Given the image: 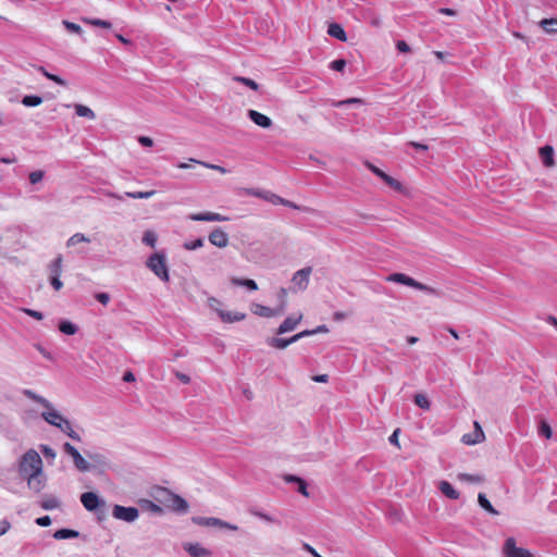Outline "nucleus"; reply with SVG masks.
<instances>
[{
  "label": "nucleus",
  "instance_id": "obj_1",
  "mask_svg": "<svg viewBox=\"0 0 557 557\" xmlns=\"http://www.w3.org/2000/svg\"><path fill=\"white\" fill-rule=\"evenodd\" d=\"M18 476L26 481L27 487L34 493H40L47 485V475L40 455L33 448L26 450L17 460Z\"/></svg>",
  "mask_w": 557,
  "mask_h": 557
},
{
  "label": "nucleus",
  "instance_id": "obj_2",
  "mask_svg": "<svg viewBox=\"0 0 557 557\" xmlns=\"http://www.w3.org/2000/svg\"><path fill=\"white\" fill-rule=\"evenodd\" d=\"M386 281L392 282V283L403 284V285L416 288L418 290L425 292L431 295H436V296L440 295V292L436 288L428 286L421 282H418L414 278H412L404 273H392L386 277Z\"/></svg>",
  "mask_w": 557,
  "mask_h": 557
},
{
  "label": "nucleus",
  "instance_id": "obj_3",
  "mask_svg": "<svg viewBox=\"0 0 557 557\" xmlns=\"http://www.w3.org/2000/svg\"><path fill=\"white\" fill-rule=\"evenodd\" d=\"M158 500L161 502L166 508L180 513L186 512L188 509V504L184 498L171 493L166 488H162L159 492Z\"/></svg>",
  "mask_w": 557,
  "mask_h": 557
},
{
  "label": "nucleus",
  "instance_id": "obj_4",
  "mask_svg": "<svg viewBox=\"0 0 557 557\" xmlns=\"http://www.w3.org/2000/svg\"><path fill=\"white\" fill-rule=\"evenodd\" d=\"M146 264L160 280L163 282L169 281L166 257L163 252H156L151 255Z\"/></svg>",
  "mask_w": 557,
  "mask_h": 557
},
{
  "label": "nucleus",
  "instance_id": "obj_5",
  "mask_svg": "<svg viewBox=\"0 0 557 557\" xmlns=\"http://www.w3.org/2000/svg\"><path fill=\"white\" fill-rule=\"evenodd\" d=\"M367 168L374 175H376L379 178H381L392 189H394L395 191L400 193V194H406V188L399 181L392 177L391 175H388L387 173H385L384 171H382L381 169H379L376 165H374L372 163L368 162Z\"/></svg>",
  "mask_w": 557,
  "mask_h": 557
},
{
  "label": "nucleus",
  "instance_id": "obj_6",
  "mask_svg": "<svg viewBox=\"0 0 557 557\" xmlns=\"http://www.w3.org/2000/svg\"><path fill=\"white\" fill-rule=\"evenodd\" d=\"M311 273V267H306L295 272L292 277V290L297 293L307 289Z\"/></svg>",
  "mask_w": 557,
  "mask_h": 557
},
{
  "label": "nucleus",
  "instance_id": "obj_7",
  "mask_svg": "<svg viewBox=\"0 0 557 557\" xmlns=\"http://www.w3.org/2000/svg\"><path fill=\"white\" fill-rule=\"evenodd\" d=\"M63 450L70 457H72L75 468L81 472H86L91 470L92 466L85 460V458L79 454V451L70 443L63 444Z\"/></svg>",
  "mask_w": 557,
  "mask_h": 557
},
{
  "label": "nucleus",
  "instance_id": "obj_8",
  "mask_svg": "<svg viewBox=\"0 0 557 557\" xmlns=\"http://www.w3.org/2000/svg\"><path fill=\"white\" fill-rule=\"evenodd\" d=\"M112 516L117 520L134 522L138 518L139 511L136 507L115 505L112 509Z\"/></svg>",
  "mask_w": 557,
  "mask_h": 557
},
{
  "label": "nucleus",
  "instance_id": "obj_9",
  "mask_svg": "<svg viewBox=\"0 0 557 557\" xmlns=\"http://www.w3.org/2000/svg\"><path fill=\"white\" fill-rule=\"evenodd\" d=\"M505 557H533V555L525 548L517 547L513 537L506 540L503 548Z\"/></svg>",
  "mask_w": 557,
  "mask_h": 557
},
{
  "label": "nucleus",
  "instance_id": "obj_10",
  "mask_svg": "<svg viewBox=\"0 0 557 557\" xmlns=\"http://www.w3.org/2000/svg\"><path fill=\"white\" fill-rule=\"evenodd\" d=\"M251 312L262 318H273L283 314L282 308H270L260 304L251 305Z\"/></svg>",
  "mask_w": 557,
  "mask_h": 557
},
{
  "label": "nucleus",
  "instance_id": "obj_11",
  "mask_svg": "<svg viewBox=\"0 0 557 557\" xmlns=\"http://www.w3.org/2000/svg\"><path fill=\"white\" fill-rule=\"evenodd\" d=\"M81 502L88 511H95L103 502L94 492H86L81 495Z\"/></svg>",
  "mask_w": 557,
  "mask_h": 557
},
{
  "label": "nucleus",
  "instance_id": "obj_12",
  "mask_svg": "<svg viewBox=\"0 0 557 557\" xmlns=\"http://www.w3.org/2000/svg\"><path fill=\"white\" fill-rule=\"evenodd\" d=\"M302 320V313L287 317L277 329V334H284L294 331Z\"/></svg>",
  "mask_w": 557,
  "mask_h": 557
},
{
  "label": "nucleus",
  "instance_id": "obj_13",
  "mask_svg": "<svg viewBox=\"0 0 557 557\" xmlns=\"http://www.w3.org/2000/svg\"><path fill=\"white\" fill-rule=\"evenodd\" d=\"M42 419L49 424L57 426L63 419H65L58 410H55L50 404V408H46L41 412Z\"/></svg>",
  "mask_w": 557,
  "mask_h": 557
},
{
  "label": "nucleus",
  "instance_id": "obj_14",
  "mask_svg": "<svg viewBox=\"0 0 557 557\" xmlns=\"http://www.w3.org/2000/svg\"><path fill=\"white\" fill-rule=\"evenodd\" d=\"M249 119L258 126L262 128H270L272 126V120L263 113L256 110L248 111Z\"/></svg>",
  "mask_w": 557,
  "mask_h": 557
},
{
  "label": "nucleus",
  "instance_id": "obj_15",
  "mask_svg": "<svg viewBox=\"0 0 557 557\" xmlns=\"http://www.w3.org/2000/svg\"><path fill=\"white\" fill-rule=\"evenodd\" d=\"M474 431L475 437H472V434H465L461 438L462 443L467 445H475L482 443L485 440L484 432L479 422H474Z\"/></svg>",
  "mask_w": 557,
  "mask_h": 557
},
{
  "label": "nucleus",
  "instance_id": "obj_16",
  "mask_svg": "<svg viewBox=\"0 0 557 557\" xmlns=\"http://www.w3.org/2000/svg\"><path fill=\"white\" fill-rule=\"evenodd\" d=\"M228 243L227 234L221 228L211 230V245L223 248Z\"/></svg>",
  "mask_w": 557,
  "mask_h": 557
},
{
  "label": "nucleus",
  "instance_id": "obj_17",
  "mask_svg": "<svg viewBox=\"0 0 557 557\" xmlns=\"http://www.w3.org/2000/svg\"><path fill=\"white\" fill-rule=\"evenodd\" d=\"M539 154L542 159L543 164L546 168H552L555 165L554 149L552 146L546 145V146L540 148Z\"/></svg>",
  "mask_w": 557,
  "mask_h": 557
},
{
  "label": "nucleus",
  "instance_id": "obj_18",
  "mask_svg": "<svg viewBox=\"0 0 557 557\" xmlns=\"http://www.w3.org/2000/svg\"><path fill=\"white\" fill-rule=\"evenodd\" d=\"M183 548L191 556V557H207L208 550L200 546L198 543L186 542L183 544Z\"/></svg>",
  "mask_w": 557,
  "mask_h": 557
},
{
  "label": "nucleus",
  "instance_id": "obj_19",
  "mask_svg": "<svg viewBox=\"0 0 557 557\" xmlns=\"http://www.w3.org/2000/svg\"><path fill=\"white\" fill-rule=\"evenodd\" d=\"M55 428H58L61 432L66 434L74 441L81 442L82 438L77 432L73 430L72 423L65 418L63 419Z\"/></svg>",
  "mask_w": 557,
  "mask_h": 557
},
{
  "label": "nucleus",
  "instance_id": "obj_20",
  "mask_svg": "<svg viewBox=\"0 0 557 557\" xmlns=\"http://www.w3.org/2000/svg\"><path fill=\"white\" fill-rule=\"evenodd\" d=\"M440 491L448 498L450 499H458L459 498V493L454 488V486L447 482V481H441L440 482V486H438Z\"/></svg>",
  "mask_w": 557,
  "mask_h": 557
},
{
  "label": "nucleus",
  "instance_id": "obj_21",
  "mask_svg": "<svg viewBox=\"0 0 557 557\" xmlns=\"http://www.w3.org/2000/svg\"><path fill=\"white\" fill-rule=\"evenodd\" d=\"M40 507L45 510H52L60 507V500L53 495H46L40 500Z\"/></svg>",
  "mask_w": 557,
  "mask_h": 557
},
{
  "label": "nucleus",
  "instance_id": "obj_22",
  "mask_svg": "<svg viewBox=\"0 0 557 557\" xmlns=\"http://www.w3.org/2000/svg\"><path fill=\"white\" fill-rule=\"evenodd\" d=\"M74 110L78 116L86 117L89 120H94L96 117L95 112L90 108H88L84 104H81V103L74 104Z\"/></svg>",
  "mask_w": 557,
  "mask_h": 557
},
{
  "label": "nucleus",
  "instance_id": "obj_23",
  "mask_svg": "<svg viewBox=\"0 0 557 557\" xmlns=\"http://www.w3.org/2000/svg\"><path fill=\"white\" fill-rule=\"evenodd\" d=\"M219 315L221 317V319L224 321V322H236V321H242L245 319V314L244 313H238V312H225V311H222L220 310L219 311Z\"/></svg>",
  "mask_w": 557,
  "mask_h": 557
},
{
  "label": "nucleus",
  "instance_id": "obj_24",
  "mask_svg": "<svg viewBox=\"0 0 557 557\" xmlns=\"http://www.w3.org/2000/svg\"><path fill=\"white\" fill-rule=\"evenodd\" d=\"M211 528H218L220 530H230V531H237L238 527L236 524H232L228 522H225L218 518L211 517Z\"/></svg>",
  "mask_w": 557,
  "mask_h": 557
},
{
  "label": "nucleus",
  "instance_id": "obj_25",
  "mask_svg": "<svg viewBox=\"0 0 557 557\" xmlns=\"http://www.w3.org/2000/svg\"><path fill=\"white\" fill-rule=\"evenodd\" d=\"M539 25L545 33H557V18H544Z\"/></svg>",
  "mask_w": 557,
  "mask_h": 557
},
{
  "label": "nucleus",
  "instance_id": "obj_26",
  "mask_svg": "<svg viewBox=\"0 0 557 557\" xmlns=\"http://www.w3.org/2000/svg\"><path fill=\"white\" fill-rule=\"evenodd\" d=\"M79 535L77 531L70 529H60L54 532L53 537L55 540H66V539H75Z\"/></svg>",
  "mask_w": 557,
  "mask_h": 557
},
{
  "label": "nucleus",
  "instance_id": "obj_27",
  "mask_svg": "<svg viewBox=\"0 0 557 557\" xmlns=\"http://www.w3.org/2000/svg\"><path fill=\"white\" fill-rule=\"evenodd\" d=\"M62 256L59 255L50 264H49V271L50 276H60L62 272Z\"/></svg>",
  "mask_w": 557,
  "mask_h": 557
},
{
  "label": "nucleus",
  "instance_id": "obj_28",
  "mask_svg": "<svg viewBox=\"0 0 557 557\" xmlns=\"http://www.w3.org/2000/svg\"><path fill=\"white\" fill-rule=\"evenodd\" d=\"M479 505L492 515H498V511L492 506L491 502L486 498L485 494L480 493L478 495Z\"/></svg>",
  "mask_w": 557,
  "mask_h": 557
},
{
  "label": "nucleus",
  "instance_id": "obj_29",
  "mask_svg": "<svg viewBox=\"0 0 557 557\" xmlns=\"http://www.w3.org/2000/svg\"><path fill=\"white\" fill-rule=\"evenodd\" d=\"M232 283L237 286H244L248 288L249 290H257L258 285L253 280L250 278H232Z\"/></svg>",
  "mask_w": 557,
  "mask_h": 557
},
{
  "label": "nucleus",
  "instance_id": "obj_30",
  "mask_svg": "<svg viewBox=\"0 0 557 557\" xmlns=\"http://www.w3.org/2000/svg\"><path fill=\"white\" fill-rule=\"evenodd\" d=\"M59 330L66 335H74L78 331V327L74 323L63 320L59 324Z\"/></svg>",
  "mask_w": 557,
  "mask_h": 557
},
{
  "label": "nucleus",
  "instance_id": "obj_31",
  "mask_svg": "<svg viewBox=\"0 0 557 557\" xmlns=\"http://www.w3.org/2000/svg\"><path fill=\"white\" fill-rule=\"evenodd\" d=\"M293 343H296L295 341H292V337L290 338H278V337H273L269 341V345L271 347H274V348H277V349H284L286 348L288 345L293 344Z\"/></svg>",
  "mask_w": 557,
  "mask_h": 557
},
{
  "label": "nucleus",
  "instance_id": "obj_32",
  "mask_svg": "<svg viewBox=\"0 0 557 557\" xmlns=\"http://www.w3.org/2000/svg\"><path fill=\"white\" fill-rule=\"evenodd\" d=\"M24 395L27 396L29 399L40 404L45 408H50V401L44 398L42 396L37 395L30 389H25Z\"/></svg>",
  "mask_w": 557,
  "mask_h": 557
},
{
  "label": "nucleus",
  "instance_id": "obj_33",
  "mask_svg": "<svg viewBox=\"0 0 557 557\" xmlns=\"http://www.w3.org/2000/svg\"><path fill=\"white\" fill-rule=\"evenodd\" d=\"M156 194V190L147 191H126L124 196L133 199H149Z\"/></svg>",
  "mask_w": 557,
  "mask_h": 557
},
{
  "label": "nucleus",
  "instance_id": "obj_34",
  "mask_svg": "<svg viewBox=\"0 0 557 557\" xmlns=\"http://www.w3.org/2000/svg\"><path fill=\"white\" fill-rule=\"evenodd\" d=\"M89 242H90V239L88 237H86L84 234L76 233L67 239L66 245H67V247H71V246H75L79 243H89Z\"/></svg>",
  "mask_w": 557,
  "mask_h": 557
},
{
  "label": "nucleus",
  "instance_id": "obj_35",
  "mask_svg": "<svg viewBox=\"0 0 557 557\" xmlns=\"http://www.w3.org/2000/svg\"><path fill=\"white\" fill-rule=\"evenodd\" d=\"M458 479L463 482L482 483L484 478L479 474L459 473Z\"/></svg>",
  "mask_w": 557,
  "mask_h": 557
},
{
  "label": "nucleus",
  "instance_id": "obj_36",
  "mask_svg": "<svg viewBox=\"0 0 557 557\" xmlns=\"http://www.w3.org/2000/svg\"><path fill=\"white\" fill-rule=\"evenodd\" d=\"M158 237L153 231H146L143 236V243L149 247H154L157 244Z\"/></svg>",
  "mask_w": 557,
  "mask_h": 557
},
{
  "label": "nucleus",
  "instance_id": "obj_37",
  "mask_svg": "<svg viewBox=\"0 0 557 557\" xmlns=\"http://www.w3.org/2000/svg\"><path fill=\"white\" fill-rule=\"evenodd\" d=\"M22 103L25 106V107H37L39 104L42 103V98L39 97V96H35V95H32V96H25L23 99H22Z\"/></svg>",
  "mask_w": 557,
  "mask_h": 557
},
{
  "label": "nucleus",
  "instance_id": "obj_38",
  "mask_svg": "<svg viewBox=\"0 0 557 557\" xmlns=\"http://www.w3.org/2000/svg\"><path fill=\"white\" fill-rule=\"evenodd\" d=\"M287 294H288V292L284 287H281L277 292V299H278L280 304L276 308H282L283 313L285 312L286 306H287Z\"/></svg>",
  "mask_w": 557,
  "mask_h": 557
},
{
  "label": "nucleus",
  "instance_id": "obj_39",
  "mask_svg": "<svg viewBox=\"0 0 557 557\" xmlns=\"http://www.w3.org/2000/svg\"><path fill=\"white\" fill-rule=\"evenodd\" d=\"M234 81L242 83L243 85L249 87L252 90H258L259 85L251 78L243 77V76H236L234 77Z\"/></svg>",
  "mask_w": 557,
  "mask_h": 557
},
{
  "label": "nucleus",
  "instance_id": "obj_40",
  "mask_svg": "<svg viewBox=\"0 0 557 557\" xmlns=\"http://www.w3.org/2000/svg\"><path fill=\"white\" fill-rule=\"evenodd\" d=\"M361 103H363V100L360 98H348V99L341 100V101H332V106L337 107V108L347 106V104H361Z\"/></svg>",
  "mask_w": 557,
  "mask_h": 557
},
{
  "label": "nucleus",
  "instance_id": "obj_41",
  "mask_svg": "<svg viewBox=\"0 0 557 557\" xmlns=\"http://www.w3.org/2000/svg\"><path fill=\"white\" fill-rule=\"evenodd\" d=\"M39 71L50 81L57 83L58 85L60 86H66V82L61 78L60 76H57L54 74H51L49 72H47L44 67H39Z\"/></svg>",
  "mask_w": 557,
  "mask_h": 557
},
{
  "label": "nucleus",
  "instance_id": "obj_42",
  "mask_svg": "<svg viewBox=\"0 0 557 557\" xmlns=\"http://www.w3.org/2000/svg\"><path fill=\"white\" fill-rule=\"evenodd\" d=\"M414 403L417 406H419L420 408L425 409V410L430 409V406H431L426 396H424L422 394H417L414 396Z\"/></svg>",
  "mask_w": 557,
  "mask_h": 557
},
{
  "label": "nucleus",
  "instance_id": "obj_43",
  "mask_svg": "<svg viewBox=\"0 0 557 557\" xmlns=\"http://www.w3.org/2000/svg\"><path fill=\"white\" fill-rule=\"evenodd\" d=\"M539 433L546 438H550L553 435V431L550 425L546 421H542L539 426Z\"/></svg>",
  "mask_w": 557,
  "mask_h": 557
},
{
  "label": "nucleus",
  "instance_id": "obj_44",
  "mask_svg": "<svg viewBox=\"0 0 557 557\" xmlns=\"http://www.w3.org/2000/svg\"><path fill=\"white\" fill-rule=\"evenodd\" d=\"M203 245H205L203 238H198V239H195L191 242L184 243V248L187 250H195V249L202 247Z\"/></svg>",
  "mask_w": 557,
  "mask_h": 557
},
{
  "label": "nucleus",
  "instance_id": "obj_45",
  "mask_svg": "<svg viewBox=\"0 0 557 557\" xmlns=\"http://www.w3.org/2000/svg\"><path fill=\"white\" fill-rule=\"evenodd\" d=\"M83 22L86 23V24L101 26V27H103L106 29H109L111 27V23L110 22L103 21V20H99V18H95V20L84 18Z\"/></svg>",
  "mask_w": 557,
  "mask_h": 557
},
{
  "label": "nucleus",
  "instance_id": "obj_46",
  "mask_svg": "<svg viewBox=\"0 0 557 557\" xmlns=\"http://www.w3.org/2000/svg\"><path fill=\"white\" fill-rule=\"evenodd\" d=\"M327 35H345V32L339 24L331 23L327 28Z\"/></svg>",
  "mask_w": 557,
  "mask_h": 557
},
{
  "label": "nucleus",
  "instance_id": "obj_47",
  "mask_svg": "<svg viewBox=\"0 0 557 557\" xmlns=\"http://www.w3.org/2000/svg\"><path fill=\"white\" fill-rule=\"evenodd\" d=\"M290 481H296L298 483V492L301 493L304 496L308 497L309 493L307 491V484L304 480L295 476H290Z\"/></svg>",
  "mask_w": 557,
  "mask_h": 557
},
{
  "label": "nucleus",
  "instance_id": "obj_48",
  "mask_svg": "<svg viewBox=\"0 0 557 557\" xmlns=\"http://www.w3.org/2000/svg\"><path fill=\"white\" fill-rule=\"evenodd\" d=\"M39 448L46 458H50L52 460L55 458L57 454H55L54 449L51 448L50 446L42 444L39 446Z\"/></svg>",
  "mask_w": 557,
  "mask_h": 557
},
{
  "label": "nucleus",
  "instance_id": "obj_49",
  "mask_svg": "<svg viewBox=\"0 0 557 557\" xmlns=\"http://www.w3.org/2000/svg\"><path fill=\"white\" fill-rule=\"evenodd\" d=\"M89 458L100 465V466H103V467H108L109 466V462H108V459L101 455V454H92V455H89Z\"/></svg>",
  "mask_w": 557,
  "mask_h": 557
},
{
  "label": "nucleus",
  "instance_id": "obj_50",
  "mask_svg": "<svg viewBox=\"0 0 557 557\" xmlns=\"http://www.w3.org/2000/svg\"><path fill=\"white\" fill-rule=\"evenodd\" d=\"M44 175H45L44 171L37 170L34 172H30L28 178L32 184H37L44 178Z\"/></svg>",
  "mask_w": 557,
  "mask_h": 557
},
{
  "label": "nucleus",
  "instance_id": "obj_51",
  "mask_svg": "<svg viewBox=\"0 0 557 557\" xmlns=\"http://www.w3.org/2000/svg\"><path fill=\"white\" fill-rule=\"evenodd\" d=\"M63 24L65 26V29L70 33H81L82 32L81 26L76 23L63 21Z\"/></svg>",
  "mask_w": 557,
  "mask_h": 557
},
{
  "label": "nucleus",
  "instance_id": "obj_52",
  "mask_svg": "<svg viewBox=\"0 0 557 557\" xmlns=\"http://www.w3.org/2000/svg\"><path fill=\"white\" fill-rule=\"evenodd\" d=\"M330 66L334 71L342 72L346 66V61L343 59L334 60Z\"/></svg>",
  "mask_w": 557,
  "mask_h": 557
},
{
  "label": "nucleus",
  "instance_id": "obj_53",
  "mask_svg": "<svg viewBox=\"0 0 557 557\" xmlns=\"http://www.w3.org/2000/svg\"><path fill=\"white\" fill-rule=\"evenodd\" d=\"M22 311L24 313H26L27 315L36 319V320H42L44 315L41 312L39 311H36V310H33V309H28V308H23Z\"/></svg>",
  "mask_w": 557,
  "mask_h": 557
},
{
  "label": "nucleus",
  "instance_id": "obj_54",
  "mask_svg": "<svg viewBox=\"0 0 557 557\" xmlns=\"http://www.w3.org/2000/svg\"><path fill=\"white\" fill-rule=\"evenodd\" d=\"M188 218L194 221L207 222V221H209V212L194 213V214L188 215Z\"/></svg>",
  "mask_w": 557,
  "mask_h": 557
},
{
  "label": "nucleus",
  "instance_id": "obj_55",
  "mask_svg": "<svg viewBox=\"0 0 557 557\" xmlns=\"http://www.w3.org/2000/svg\"><path fill=\"white\" fill-rule=\"evenodd\" d=\"M313 334H314L313 330H305V331H302L300 333H297L294 336H292V341L297 342V341H299L302 337L310 336V335H313Z\"/></svg>",
  "mask_w": 557,
  "mask_h": 557
},
{
  "label": "nucleus",
  "instance_id": "obj_56",
  "mask_svg": "<svg viewBox=\"0 0 557 557\" xmlns=\"http://www.w3.org/2000/svg\"><path fill=\"white\" fill-rule=\"evenodd\" d=\"M50 283L55 290L62 288L63 283L60 281V276H50Z\"/></svg>",
  "mask_w": 557,
  "mask_h": 557
},
{
  "label": "nucleus",
  "instance_id": "obj_57",
  "mask_svg": "<svg viewBox=\"0 0 557 557\" xmlns=\"http://www.w3.org/2000/svg\"><path fill=\"white\" fill-rule=\"evenodd\" d=\"M36 523L40 527H49L51 524V519L49 516H44L36 519Z\"/></svg>",
  "mask_w": 557,
  "mask_h": 557
},
{
  "label": "nucleus",
  "instance_id": "obj_58",
  "mask_svg": "<svg viewBox=\"0 0 557 557\" xmlns=\"http://www.w3.org/2000/svg\"><path fill=\"white\" fill-rule=\"evenodd\" d=\"M96 299H97L100 304H102V305H107V304L110 301V296H109V294H107V293H98V294L96 295Z\"/></svg>",
  "mask_w": 557,
  "mask_h": 557
},
{
  "label": "nucleus",
  "instance_id": "obj_59",
  "mask_svg": "<svg viewBox=\"0 0 557 557\" xmlns=\"http://www.w3.org/2000/svg\"><path fill=\"white\" fill-rule=\"evenodd\" d=\"M400 430L399 429H396L393 434L389 436V442L391 444L397 446L398 448L400 447L399 445V442H398V434H399Z\"/></svg>",
  "mask_w": 557,
  "mask_h": 557
},
{
  "label": "nucleus",
  "instance_id": "obj_60",
  "mask_svg": "<svg viewBox=\"0 0 557 557\" xmlns=\"http://www.w3.org/2000/svg\"><path fill=\"white\" fill-rule=\"evenodd\" d=\"M138 141L141 146H145V147H151L153 145V140L150 137H146V136H140L138 138Z\"/></svg>",
  "mask_w": 557,
  "mask_h": 557
},
{
  "label": "nucleus",
  "instance_id": "obj_61",
  "mask_svg": "<svg viewBox=\"0 0 557 557\" xmlns=\"http://www.w3.org/2000/svg\"><path fill=\"white\" fill-rule=\"evenodd\" d=\"M302 548L310 553L313 557H322L311 545L308 543L302 544Z\"/></svg>",
  "mask_w": 557,
  "mask_h": 557
},
{
  "label": "nucleus",
  "instance_id": "obj_62",
  "mask_svg": "<svg viewBox=\"0 0 557 557\" xmlns=\"http://www.w3.org/2000/svg\"><path fill=\"white\" fill-rule=\"evenodd\" d=\"M277 200L280 201L281 205L287 206L293 209H300V207H298L296 203H294L289 200L283 199L281 197H277Z\"/></svg>",
  "mask_w": 557,
  "mask_h": 557
},
{
  "label": "nucleus",
  "instance_id": "obj_63",
  "mask_svg": "<svg viewBox=\"0 0 557 557\" xmlns=\"http://www.w3.org/2000/svg\"><path fill=\"white\" fill-rule=\"evenodd\" d=\"M327 380H329L327 374H319V375L312 376V381L318 382V383H326Z\"/></svg>",
  "mask_w": 557,
  "mask_h": 557
},
{
  "label": "nucleus",
  "instance_id": "obj_64",
  "mask_svg": "<svg viewBox=\"0 0 557 557\" xmlns=\"http://www.w3.org/2000/svg\"><path fill=\"white\" fill-rule=\"evenodd\" d=\"M397 49L400 51V52H408L410 49H409V46L407 45L406 41L404 40H399L397 42Z\"/></svg>",
  "mask_w": 557,
  "mask_h": 557
}]
</instances>
